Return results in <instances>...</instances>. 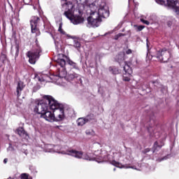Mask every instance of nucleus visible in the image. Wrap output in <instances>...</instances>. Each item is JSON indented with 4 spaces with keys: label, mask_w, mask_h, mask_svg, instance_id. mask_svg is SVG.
<instances>
[{
    "label": "nucleus",
    "mask_w": 179,
    "mask_h": 179,
    "mask_svg": "<svg viewBox=\"0 0 179 179\" xmlns=\"http://www.w3.org/2000/svg\"><path fill=\"white\" fill-rule=\"evenodd\" d=\"M58 31H59V33H61V34H63L64 36L66 35V33L65 32V31L62 30V22H61L59 25Z\"/></svg>",
    "instance_id": "nucleus-21"
},
{
    "label": "nucleus",
    "mask_w": 179,
    "mask_h": 179,
    "mask_svg": "<svg viewBox=\"0 0 179 179\" xmlns=\"http://www.w3.org/2000/svg\"><path fill=\"white\" fill-rule=\"evenodd\" d=\"M39 82H43V80H41V78H38Z\"/></svg>",
    "instance_id": "nucleus-39"
},
{
    "label": "nucleus",
    "mask_w": 179,
    "mask_h": 179,
    "mask_svg": "<svg viewBox=\"0 0 179 179\" xmlns=\"http://www.w3.org/2000/svg\"><path fill=\"white\" fill-rule=\"evenodd\" d=\"M68 63L69 65H71V66H75V62H72L71 60H69Z\"/></svg>",
    "instance_id": "nucleus-30"
},
{
    "label": "nucleus",
    "mask_w": 179,
    "mask_h": 179,
    "mask_svg": "<svg viewBox=\"0 0 179 179\" xmlns=\"http://www.w3.org/2000/svg\"><path fill=\"white\" fill-rule=\"evenodd\" d=\"M126 54L129 55V54H132V50H131V49H129L126 51Z\"/></svg>",
    "instance_id": "nucleus-32"
},
{
    "label": "nucleus",
    "mask_w": 179,
    "mask_h": 179,
    "mask_svg": "<svg viewBox=\"0 0 179 179\" xmlns=\"http://www.w3.org/2000/svg\"><path fill=\"white\" fill-rule=\"evenodd\" d=\"M62 8L66 10L64 15L71 20L73 24H80L85 22V18L79 15H73L75 12H78V9L75 8V5L71 1L66 2L62 4Z\"/></svg>",
    "instance_id": "nucleus-1"
},
{
    "label": "nucleus",
    "mask_w": 179,
    "mask_h": 179,
    "mask_svg": "<svg viewBox=\"0 0 179 179\" xmlns=\"http://www.w3.org/2000/svg\"><path fill=\"white\" fill-rule=\"evenodd\" d=\"M24 2H27V0H24Z\"/></svg>",
    "instance_id": "nucleus-40"
},
{
    "label": "nucleus",
    "mask_w": 179,
    "mask_h": 179,
    "mask_svg": "<svg viewBox=\"0 0 179 179\" xmlns=\"http://www.w3.org/2000/svg\"><path fill=\"white\" fill-rule=\"evenodd\" d=\"M155 1L159 5L171 8L176 12V15L179 16V1L178 0H155Z\"/></svg>",
    "instance_id": "nucleus-5"
},
{
    "label": "nucleus",
    "mask_w": 179,
    "mask_h": 179,
    "mask_svg": "<svg viewBox=\"0 0 179 179\" xmlns=\"http://www.w3.org/2000/svg\"><path fill=\"white\" fill-rule=\"evenodd\" d=\"M17 134H18V135L20 136H22V138H26L28 136L27 133H26V131H24V129H23V127H19L17 129Z\"/></svg>",
    "instance_id": "nucleus-18"
},
{
    "label": "nucleus",
    "mask_w": 179,
    "mask_h": 179,
    "mask_svg": "<svg viewBox=\"0 0 179 179\" xmlns=\"http://www.w3.org/2000/svg\"><path fill=\"white\" fill-rule=\"evenodd\" d=\"M67 36V37H69L70 38H73V37L72 36H69V35H66Z\"/></svg>",
    "instance_id": "nucleus-38"
},
{
    "label": "nucleus",
    "mask_w": 179,
    "mask_h": 179,
    "mask_svg": "<svg viewBox=\"0 0 179 179\" xmlns=\"http://www.w3.org/2000/svg\"><path fill=\"white\" fill-rule=\"evenodd\" d=\"M77 3L73 4L75 6L76 9L78 10V13H82L84 9H85L86 12V7L90 6L92 3L89 4L87 0H76Z\"/></svg>",
    "instance_id": "nucleus-10"
},
{
    "label": "nucleus",
    "mask_w": 179,
    "mask_h": 179,
    "mask_svg": "<svg viewBox=\"0 0 179 179\" xmlns=\"http://www.w3.org/2000/svg\"><path fill=\"white\" fill-rule=\"evenodd\" d=\"M112 164L113 165V166H118L120 164L118 163V162H115V161H113V162H112Z\"/></svg>",
    "instance_id": "nucleus-31"
},
{
    "label": "nucleus",
    "mask_w": 179,
    "mask_h": 179,
    "mask_svg": "<svg viewBox=\"0 0 179 179\" xmlns=\"http://www.w3.org/2000/svg\"><path fill=\"white\" fill-rule=\"evenodd\" d=\"M141 20L142 23H144V24H147V26H149V24H150L149 22V21H148V20H145L143 19H141Z\"/></svg>",
    "instance_id": "nucleus-26"
},
{
    "label": "nucleus",
    "mask_w": 179,
    "mask_h": 179,
    "mask_svg": "<svg viewBox=\"0 0 179 179\" xmlns=\"http://www.w3.org/2000/svg\"><path fill=\"white\" fill-rule=\"evenodd\" d=\"M73 47L80 52V42L78 41H74Z\"/></svg>",
    "instance_id": "nucleus-20"
},
{
    "label": "nucleus",
    "mask_w": 179,
    "mask_h": 179,
    "mask_svg": "<svg viewBox=\"0 0 179 179\" xmlns=\"http://www.w3.org/2000/svg\"><path fill=\"white\" fill-rule=\"evenodd\" d=\"M62 1H65V0H62Z\"/></svg>",
    "instance_id": "nucleus-43"
},
{
    "label": "nucleus",
    "mask_w": 179,
    "mask_h": 179,
    "mask_svg": "<svg viewBox=\"0 0 179 179\" xmlns=\"http://www.w3.org/2000/svg\"><path fill=\"white\" fill-rule=\"evenodd\" d=\"M66 59V56L62 54H59L56 57L55 61L57 64L60 65L62 68H64V65H66V62L65 61Z\"/></svg>",
    "instance_id": "nucleus-14"
},
{
    "label": "nucleus",
    "mask_w": 179,
    "mask_h": 179,
    "mask_svg": "<svg viewBox=\"0 0 179 179\" xmlns=\"http://www.w3.org/2000/svg\"><path fill=\"white\" fill-rule=\"evenodd\" d=\"M3 163H4V164H6L8 163V159H6V158L4 159Z\"/></svg>",
    "instance_id": "nucleus-35"
},
{
    "label": "nucleus",
    "mask_w": 179,
    "mask_h": 179,
    "mask_svg": "<svg viewBox=\"0 0 179 179\" xmlns=\"http://www.w3.org/2000/svg\"><path fill=\"white\" fill-rule=\"evenodd\" d=\"M15 50H16L15 57H17L19 55V46H16Z\"/></svg>",
    "instance_id": "nucleus-28"
},
{
    "label": "nucleus",
    "mask_w": 179,
    "mask_h": 179,
    "mask_svg": "<svg viewBox=\"0 0 179 179\" xmlns=\"http://www.w3.org/2000/svg\"><path fill=\"white\" fill-rule=\"evenodd\" d=\"M157 58L158 61L161 62H168L169 59H170L171 54L170 51L164 49L162 51H157L155 56Z\"/></svg>",
    "instance_id": "nucleus-8"
},
{
    "label": "nucleus",
    "mask_w": 179,
    "mask_h": 179,
    "mask_svg": "<svg viewBox=\"0 0 179 179\" xmlns=\"http://www.w3.org/2000/svg\"><path fill=\"white\" fill-rule=\"evenodd\" d=\"M79 75L76 74V73H73V74H71L70 75V78H78Z\"/></svg>",
    "instance_id": "nucleus-29"
},
{
    "label": "nucleus",
    "mask_w": 179,
    "mask_h": 179,
    "mask_svg": "<svg viewBox=\"0 0 179 179\" xmlns=\"http://www.w3.org/2000/svg\"><path fill=\"white\" fill-rule=\"evenodd\" d=\"M147 41V48H149V42L148 41V39H146Z\"/></svg>",
    "instance_id": "nucleus-36"
},
{
    "label": "nucleus",
    "mask_w": 179,
    "mask_h": 179,
    "mask_svg": "<svg viewBox=\"0 0 179 179\" xmlns=\"http://www.w3.org/2000/svg\"><path fill=\"white\" fill-rule=\"evenodd\" d=\"M113 170H114V171H115V169H114Z\"/></svg>",
    "instance_id": "nucleus-41"
},
{
    "label": "nucleus",
    "mask_w": 179,
    "mask_h": 179,
    "mask_svg": "<svg viewBox=\"0 0 179 179\" xmlns=\"http://www.w3.org/2000/svg\"><path fill=\"white\" fill-rule=\"evenodd\" d=\"M31 0H29V2L31 1Z\"/></svg>",
    "instance_id": "nucleus-42"
},
{
    "label": "nucleus",
    "mask_w": 179,
    "mask_h": 179,
    "mask_svg": "<svg viewBox=\"0 0 179 179\" xmlns=\"http://www.w3.org/2000/svg\"><path fill=\"white\" fill-rule=\"evenodd\" d=\"M21 179H30V178H29V175H27V173H22Z\"/></svg>",
    "instance_id": "nucleus-24"
},
{
    "label": "nucleus",
    "mask_w": 179,
    "mask_h": 179,
    "mask_svg": "<svg viewBox=\"0 0 179 179\" xmlns=\"http://www.w3.org/2000/svg\"><path fill=\"white\" fill-rule=\"evenodd\" d=\"M126 169H134V166H126Z\"/></svg>",
    "instance_id": "nucleus-37"
},
{
    "label": "nucleus",
    "mask_w": 179,
    "mask_h": 179,
    "mask_svg": "<svg viewBox=\"0 0 179 179\" xmlns=\"http://www.w3.org/2000/svg\"><path fill=\"white\" fill-rule=\"evenodd\" d=\"M121 36H124V34H118L117 35H116L115 36V40H118V38H120V37H121Z\"/></svg>",
    "instance_id": "nucleus-27"
},
{
    "label": "nucleus",
    "mask_w": 179,
    "mask_h": 179,
    "mask_svg": "<svg viewBox=\"0 0 179 179\" xmlns=\"http://www.w3.org/2000/svg\"><path fill=\"white\" fill-rule=\"evenodd\" d=\"M15 148L12 146V144H9V147L7 148V152H13Z\"/></svg>",
    "instance_id": "nucleus-25"
},
{
    "label": "nucleus",
    "mask_w": 179,
    "mask_h": 179,
    "mask_svg": "<svg viewBox=\"0 0 179 179\" xmlns=\"http://www.w3.org/2000/svg\"><path fill=\"white\" fill-rule=\"evenodd\" d=\"M41 52V48L37 47L34 51H29L27 53V57L29 58V62L30 64H36V61L40 58V53Z\"/></svg>",
    "instance_id": "nucleus-9"
},
{
    "label": "nucleus",
    "mask_w": 179,
    "mask_h": 179,
    "mask_svg": "<svg viewBox=\"0 0 179 179\" xmlns=\"http://www.w3.org/2000/svg\"><path fill=\"white\" fill-rule=\"evenodd\" d=\"M94 3H96L97 5V10H95V13L99 15L101 19V17H108V16H110V11L108 10V6L106 5V3H101L99 5V3H97V2H94Z\"/></svg>",
    "instance_id": "nucleus-6"
},
{
    "label": "nucleus",
    "mask_w": 179,
    "mask_h": 179,
    "mask_svg": "<svg viewBox=\"0 0 179 179\" xmlns=\"http://www.w3.org/2000/svg\"><path fill=\"white\" fill-rule=\"evenodd\" d=\"M23 89H24V85L23 84V82L19 81L17 83V90H16L17 97H20V94H22V90H23Z\"/></svg>",
    "instance_id": "nucleus-16"
},
{
    "label": "nucleus",
    "mask_w": 179,
    "mask_h": 179,
    "mask_svg": "<svg viewBox=\"0 0 179 179\" xmlns=\"http://www.w3.org/2000/svg\"><path fill=\"white\" fill-rule=\"evenodd\" d=\"M39 20L40 18L38 17H31L30 20L31 33H38V28H37V24H38Z\"/></svg>",
    "instance_id": "nucleus-12"
},
{
    "label": "nucleus",
    "mask_w": 179,
    "mask_h": 179,
    "mask_svg": "<svg viewBox=\"0 0 179 179\" xmlns=\"http://www.w3.org/2000/svg\"><path fill=\"white\" fill-rule=\"evenodd\" d=\"M85 134L88 136H94L95 135L94 131L93 130H86Z\"/></svg>",
    "instance_id": "nucleus-23"
},
{
    "label": "nucleus",
    "mask_w": 179,
    "mask_h": 179,
    "mask_svg": "<svg viewBox=\"0 0 179 179\" xmlns=\"http://www.w3.org/2000/svg\"><path fill=\"white\" fill-rule=\"evenodd\" d=\"M57 148H58V146H54L51 144L47 145L45 146V152H48L49 153H50L51 152H58Z\"/></svg>",
    "instance_id": "nucleus-17"
},
{
    "label": "nucleus",
    "mask_w": 179,
    "mask_h": 179,
    "mask_svg": "<svg viewBox=\"0 0 179 179\" xmlns=\"http://www.w3.org/2000/svg\"><path fill=\"white\" fill-rule=\"evenodd\" d=\"M123 69L124 71L123 73V80L124 82H129V80H131V75H132V69H131L128 64L125 63Z\"/></svg>",
    "instance_id": "nucleus-11"
},
{
    "label": "nucleus",
    "mask_w": 179,
    "mask_h": 179,
    "mask_svg": "<svg viewBox=\"0 0 179 179\" xmlns=\"http://www.w3.org/2000/svg\"><path fill=\"white\" fill-rule=\"evenodd\" d=\"M160 148V146L157 145V142H155L154 144V148Z\"/></svg>",
    "instance_id": "nucleus-34"
},
{
    "label": "nucleus",
    "mask_w": 179,
    "mask_h": 179,
    "mask_svg": "<svg viewBox=\"0 0 179 179\" xmlns=\"http://www.w3.org/2000/svg\"><path fill=\"white\" fill-rule=\"evenodd\" d=\"M48 97L50 96H46L45 102L41 101L35 106L34 109L35 113L37 114H41V115H43L47 111V110H48V105L47 104V103H48Z\"/></svg>",
    "instance_id": "nucleus-7"
},
{
    "label": "nucleus",
    "mask_w": 179,
    "mask_h": 179,
    "mask_svg": "<svg viewBox=\"0 0 179 179\" xmlns=\"http://www.w3.org/2000/svg\"><path fill=\"white\" fill-rule=\"evenodd\" d=\"M62 155H68L69 156H72L73 157H76V159H83L84 160H89L90 162L92 160H95L98 163H101L103 159L101 158L100 160H97V158L95 157H92V155H89V153H83L82 151H78L76 150H70L66 152L64 151L61 152Z\"/></svg>",
    "instance_id": "nucleus-4"
},
{
    "label": "nucleus",
    "mask_w": 179,
    "mask_h": 179,
    "mask_svg": "<svg viewBox=\"0 0 179 179\" xmlns=\"http://www.w3.org/2000/svg\"><path fill=\"white\" fill-rule=\"evenodd\" d=\"M58 77L63 79V78H66V71L62 69L61 71H59Z\"/></svg>",
    "instance_id": "nucleus-19"
},
{
    "label": "nucleus",
    "mask_w": 179,
    "mask_h": 179,
    "mask_svg": "<svg viewBox=\"0 0 179 179\" xmlns=\"http://www.w3.org/2000/svg\"><path fill=\"white\" fill-rule=\"evenodd\" d=\"M90 121V117L87 116L86 117H80L77 120V125L78 127H83L85 124Z\"/></svg>",
    "instance_id": "nucleus-15"
},
{
    "label": "nucleus",
    "mask_w": 179,
    "mask_h": 179,
    "mask_svg": "<svg viewBox=\"0 0 179 179\" xmlns=\"http://www.w3.org/2000/svg\"><path fill=\"white\" fill-rule=\"evenodd\" d=\"M96 10H97L96 3H92L86 7V13L90 15L87 17V27H99L101 23V18L96 13Z\"/></svg>",
    "instance_id": "nucleus-2"
},
{
    "label": "nucleus",
    "mask_w": 179,
    "mask_h": 179,
    "mask_svg": "<svg viewBox=\"0 0 179 179\" xmlns=\"http://www.w3.org/2000/svg\"><path fill=\"white\" fill-rule=\"evenodd\" d=\"M172 24H173V23L171 22V21H169V22H167V25L169 26V27H171Z\"/></svg>",
    "instance_id": "nucleus-33"
},
{
    "label": "nucleus",
    "mask_w": 179,
    "mask_h": 179,
    "mask_svg": "<svg viewBox=\"0 0 179 179\" xmlns=\"http://www.w3.org/2000/svg\"><path fill=\"white\" fill-rule=\"evenodd\" d=\"M134 27L136 29V30H137V31H142V30H143V29H145V26L143 25H134Z\"/></svg>",
    "instance_id": "nucleus-22"
},
{
    "label": "nucleus",
    "mask_w": 179,
    "mask_h": 179,
    "mask_svg": "<svg viewBox=\"0 0 179 179\" xmlns=\"http://www.w3.org/2000/svg\"><path fill=\"white\" fill-rule=\"evenodd\" d=\"M43 118H44L46 121L49 122H55V116L54 115V112L52 113L51 111H45L42 115Z\"/></svg>",
    "instance_id": "nucleus-13"
},
{
    "label": "nucleus",
    "mask_w": 179,
    "mask_h": 179,
    "mask_svg": "<svg viewBox=\"0 0 179 179\" xmlns=\"http://www.w3.org/2000/svg\"><path fill=\"white\" fill-rule=\"evenodd\" d=\"M48 103L51 110H53L55 115V122L62 121L65 118L64 106L59 104L54 98L48 96Z\"/></svg>",
    "instance_id": "nucleus-3"
}]
</instances>
